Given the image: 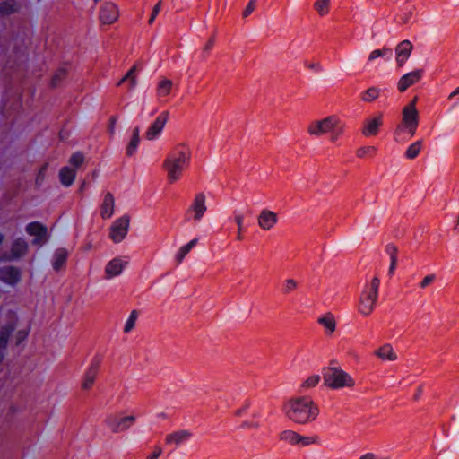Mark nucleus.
Here are the masks:
<instances>
[{
	"label": "nucleus",
	"mask_w": 459,
	"mask_h": 459,
	"mask_svg": "<svg viewBox=\"0 0 459 459\" xmlns=\"http://www.w3.org/2000/svg\"><path fill=\"white\" fill-rule=\"evenodd\" d=\"M192 160V152L186 143H178L168 152L162 162V169L167 175L169 184L180 180L184 173L189 169Z\"/></svg>",
	"instance_id": "nucleus-2"
},
{
	"label": "nucleus",
	"mask_w": 459,
	"mask_h": 459,
	"mask_svg": "<svg viewBox=\"0 0 459 459\" xmlns=\"http://www.w3.org/2000/svg\"><path fill=\"white\" fill-rule=\"evenodd\" d=\"M169 119V112L163 111L161 112L154 120L153 123L150 125L148 129L145 132V138L149 141H152L159 137Z\"/></svg>",
	"instance_id": "nucleus-12"
},
{
	"label": "nucleus",
	"mask_w": 459,
	"mask_h": 459,
	"mask_svg": "<svg viewBox=\"0 0 459 459\" xmlns=\"http://www.w3.org/2000/svg\"><path fill=\"white\" fill-rule=\"evenodd\" d=\"M314 8L320 16H325L330 10V0H316Z\"/></svg>",
	"instance_id": "nucleus-39"
},
{
	"label": "nucleus",
	"mask_w": 459,
	"mask_h": 459,
	"mask_svg": "<svg viewBox=\"0 0 459 459\" xmlns=\"http://www.w3.org/2000/svg\"><path fill=\"white\" fill-rule=\"evenodd\" d=\"M116 123H117V117H111L109 118V121H108V133L113 135L115 134V126H116Z\"/></svg>",
	"instance_id": "nucleus-52"
},
{
	"label": "nucleus",
	"mask_w": 459,
	"mask_h": 459,
	"mask_svg": "<svg viewBox=\"0 0 459 459\" xmlns=\"http://www.w3.org/2000/svg\"><path fill=\"white\" fill-rule=\"evenodd\" d=\"M21 279L20 270L13 266H4L0 269V280L8 284H15Z\"/></svg>",
	"instance_id": "nucleus-20"
},
{
	"label": "nucleus",
	"mask_w": 459,
	"mask_h": 459,
	"mask_svg": "<svg viewBox=\"0 0 459 459\" xmlns=\"http://www.w3.org/2000/svg\"><path fill=\"white\" fill-rule=\"evenodd\" d=\"M436 280L435 274H429L425 276L422 281L420 282V289H426L428 286H429L431 283H433Z\"/></svg>",
	"instance_id": "nucleus-48"
},
{
	"label": "nucleus",
	"mask_w": 459,
	"mask_h": 459,
	"mask_svg": "<svg viewBox=\"0 0 459 459\" xmlns=\"http://www.w3.org/2000/svg\"><path fill=\"white\" fill-rule=\"evenodd\" d=\"M48 167V165L47 163H45L44 165L41 166V168L37 175V178H36L37 185H41L42 182L44 181Z\"/></svg>",
	"instance_id": "nucleus-49"
},
{
	"label": "nucleus",
	"mask_w": 459,
	"mask_h": 459,
	"mask_svg": "<svg viewBox=\"0 0 459 459\" xmlns=\"http://www.w3.org/2000/svg\"><path fill=\"white\" fill-rule=\"evenodd\" d=\"M412 48V44L409 40H403L397 45L395 51L396 62L399 67H402L410 57Z\"/></svg>",
	"instance_id": "nucleus-19"
},
{
	"label": "nucleus",
	"mask_w": 459,
	"mask_h": 459,
	"mask_svg": "<svg viewBox=\"0 0 459 459\" xmlns=\"http://www.w3.org/2000/svg\"><path fill=\"white\" fill-rule=\"evenodd\" d=\"M14 324L11 322L7 325L0 328V350L5 349L9 335L14 330Z\"/></svg>",
	"instance_id": "nucleus-32"
},
{
	"label": "nucleus",
	"mask_w": 459,
	"mask_h": 459,
	"mask_svg": "<svg viewBox=\"0 0 459 459\" xmlns=\"http://www.w3.org/2000/svg\"><path fill=\"white\" fill-rule=\"evenodd\" d=\"M359 459H376V455L372 453H367L362 455Z\"/></svg>",
	"instance_id": "nucleus-55"
},
{
	"label": "nucleus",
	"mask_w": 459,
	"mask_h": 459,
	"mask_svg": "<svg viewBox=\"0 0 459 459\" xmlns=\"http://www.w3.org/2000/svg\"><path fill=\"white\" fill-rule=\"evenodd\" d=\"M114 196L111 193L108 192L103 199L100 208V215L103 219H109L114 212Z\"/></svg>",
	"instance_id": "nucleus-25"
},
{
	"label": "nucleus",
	"mask_w": 459,
	"mask_h": 459,
	"mask_svg": "<svg viewBox=\"0 0 459 459\" xmlns=\"http://www.w3.org/2000/svg\"><path fill=\"white\" fill-rule=\"evenodd\" d=\"M408 21H409V16L406 15V16H404V18L403 19L402 22H403V23H406V22H408Z\"/></svg>",
	"instance_id": "nucleus-58"
},
{
	"label": "nucleus",
	"mask_w": 459,
	"mask_h": 459,
	"mask_svg": "<svg viewBox=\"0 0 459 459\" xmlns=\"http://www.w3.org/2000/svg\"><path fill=\"white\" fill-rule=\"evenodd\" d=\"M242 429H258L261 427L260 421L255 417L251 420H247L243 421L240 425Z\"/></svg>",
	"instance_id": "nucleus-44"
},
{
	"label": "nucleus",
	"mask_w": 459,
	"mask_h": 459,
	"mask_svg": "<svg viewBox=\"0 0 459 459\" xmlns=\"http://www.w3.org/2000/svg\"><path fill=\"white\" fill-rule=\"evenodd\" d=\"M138 316H139V314H138L137 310H133L130 313V316L127 318V320H126V322L125 324V326H124V333H130L135 327V324H136Z\"/></svg>",
	"instance_id": "nucleus-40"
},
{
	"label": "nucleus",
	"mask_w": 459,
	"mask_h": 459,
	"mask_svg": "<svg viewBox=\"0 0 459 459\" xmlns=\"http://www.w3.org/2000/svg\"><path fill=\"white\" fill-rule=\"evenodd\" d=\"M127 264V261H123L120 257L113 258L105 267V278L111 279L119 275Z\"/></svg>",
	"instance_id": "nucleus-17"
},
{
	"label": "nucleus",
	"mask_w": 459,
	"mask_h": 459,
	"mask_svg": "<svg viewBox=\"0 0 459 459\" xmlns=\"http://www.w3.org/2000/svg\"><path fill=\"white\" fill-rule=\"evenodd\" d=\"M207 211L206 196L204 193H197L184 214L186 221L198 223Z\"/></svg>",
	"instance_id": "nucleus-7"
},
{
	"label": "nucleus",
	"mask_w": 459,
	"mask_h": 459,
	"mask_svg": "<svg viewBox=\"0 0 459 459\" xmlns=\"http://www.w3.org/2000/svg\"><path fill=\"white\" fill-rule=\"evenodd\" d=\"M99 372V363H92L85 371L82 382V389L88 391L91 390L93 386V384L97 378Z\"/></svg>",
	"instance_id": "nucleus-21"
},
{
	"label": "nucleus",
	"mask_w": 459,
	"mask_h": 459,
	"mask_svg": "<svg viewBox=\"0 0 459 459\" xmlns=\"http://www.w3.org/2000/svg\"><path fill=\"white\" fill-rule=\"evenodd\" d=\"M278 222V215L276 212L268 209H264L257 216L258 226L263 230H272Z\"/></svg>",
	"instance_id": "nucleus-14"
},
{
	"label": "nucleus",
	"mask_w": 459,
	"mask_h": 459,
	"mask_svg": "<svg viewBox=\"0 0 459 459\" xmlns=\"http://www.w3.org/2000/svg\"><path fill=\"white\" fill-rule=\"evenodd\" d=\"M172 81L169 79H162L160 81L157 86L158 97H166L171 92Z\"/></svg>",
	"instance_id": "nucleus-34"
},
{
	"label": "nucleus",
	"mask_w": 459,
	"mask_h": 459,
	"mask_svg": "<svg viewBox=\"0 0 459 459\" xmlns=\"http://www.w3.org/2000/svg\"><path fill=\"white\" fill-rule=\"evenodd\" d=\"M317 323L324 327L325 335H332L336 330V319L331 312L317 318Z\"/></svg>",
	"instance_id": "nucleus-24"
},
{
	"label": "nucleus",
	"mask_w": 459,
	"mask_h": 459,
	"mask_svg": "<svg viewBox=\"0 0 459 459\" xmlns=\"http://www.w3.org/2000/svg\"><path fill=\"white\" fill-rule=\"evenodd\" d=\"M67 257L68 253L65 248L56 249L52 261L53 269L56 272H58L60 269H62L66 263Z\"/></svg>",
	"instance_id": "nucleus-26"
},
{
	"label": "nucleus",
	"mask_w": 459,
	"mask_h": 459,
	"mask_svg": "<svg viewBox=\"0 0 459 459\" xmlns=\"http://www.w3.org/2000/svg\"><path fill=\"white\" fill-rule=\"evenodd\" d=\"M76 177V170L69 167H63L59 171L60 182L64 186H70Z\"/></svg>",
	"instance_id": "nucleus-27"
},
{
	"label": "nucleus",
	"mask_w": 459,
	"mask_h": 459,
	"mask_svg": "<svg viewBox=\"0 0 459 459\" xmlns=\"http://www.w3.org/2000/svg\"><path fill=\"white\" fill-rule=\"evenodd\" d=\"M214 45V39H210L204 46V50L209 51Z\"/></svg>",
	"instance_id": "nucleus-54"
},
{
	"label": "nucleus",
	"mask_w": 459,
	"mask_h": 459,
	"mask_svg": "<svg viewBox=\"0 0 459 459\" xmlns=\"http://www.w3.org/2000/svg\"><path fill=\"white\" fill-rule=\"evenodd\" d=\"M418 96H414L403 108L401 123L394 131V140L396 143H406L415 135L420 122L419 111L416 108Z\"/></svg>",
	"instance_id": "nucleus-4"
},
{
	"label": "nucleus",
	"mask_w": 459,
	"mask_h": 459,
	"mask_svg": "<svg viewBox=\"0 0 459 459\" xmlns=\"http://www.w3.org/2000/svg\"><path fill=\"white\" fill-rule=\"evenodd\" d=\"M282 411L289 420L306 425L317 419L320 410L311 397L294 396L283 403Z\"/></svg>",
	"instance_id": "nucleus-1"
},
{
	"label": "nucleus",
	"mask_w": 459,
	"mask_h": 459,
	"mask_svg": "<svg viewBox=\"0 0 459 459\" xmlns=\"http://www.w3.org/2000/svg\"><path fill=\"white\" fill-rule=\"evenodd\" d=\"M83 160V155L81 152H75L70 157L69 163L75 168H79L82 164Z\"/></svg>",
	"instance_id": "nucleus-45"
},
{
	"label": "nucleus",
	"mask_w": 459,
	"mask_h": 459,
	"mask_svg": "<svg viewBox=\"0 0 459 459\" xmlns=\"http://www.w3.org/2000/svg\"><path fill=\"white\" fill-rule=\"evenodd\" d=\"M18 10V4L15 0H7L0 3V13L10 14Z\"/></svg>",
	"instance_id": "nucleus-37"
},
{
	"label": "nucleus",
	"mask_w": 459,
	"mask_h": 459,
	"mask_svg": "<svg viewBox=\"0 0 459 459\" xmlns=\"http://www.w3.org/2000/svg\"><path fill=\"white\" fill-rule=\"evenodd\" d=\"M197 243H198V238H195L192 239L191 241H189L187 244L182 246L178 249V253L175 255V259H176L178 264L182 263V261L184 260L186 255L191 251V249L194 247L196 246Z\"/></svg>",
	"instance_id": "nucleus-29"
},
{
	"label": "nucleus",
	"mask_w": 459,
	"mask_h": 459,
	"mask_svg": "<svg viewBox=\"0 0 459 459\" xmlns=\"http://www.w3.org/2000/svg\"><path fill=\"white\" fill-rule=\"evenodd\" d=\"M140 130L139 127H135L132 135V138L126 146V154L132 156L135 152L140 143Z\"/></svg>",
	"instance_id": "nucleus-31"
},
{
	"label": "nucleus",
	"mask_w": 459,
	"mask_h": 459,
	"mask_svg": "<svg viewBox=\"0 0 459 459\" xmlns=\"http://www.w3.org/2000/svg\"><path fill=\"white\" fill-rule=\"evenodd\" d=\"M28 250V244L22 238L16 239L11 248V255H4L2 259L4 261H11L24 255Z\"/></svg>",
	"instance_id": "nucleus-18"
},
{
	"label": "nucleus",
	"mask_w": 459,
	"mask_h": 459,
	"mask_svg": "<svg viewBox=\"0 0 459 459\" xmlns=\"http://www.w3.org/2000/svg\"><path fill=\"white\" fill-rule=\"evenodd\" d=\"M459 94V86L454 91H452L449 96H448V100H452L455 96L458 95Z\"/></svg>",
	"instance_id": "nucleus-57"
},
{
	"label": "nucleus",
	"mask_w": 459,
	"mask_h": 459,
	"mask_svg": "<svg viewBox=\"0 0 459 459\" xmlns=\"http://www.w3.org/2000/svg\"><path fill=\"white\" fill-rule=\"evenodd\" d=\"M380 90L377 87H370L361 93V100L364 102H372L379 97Z\"/></svg>",
	"instance_id": "nucleus-36"
},
{
	"label": "nucleus",
	"mask_w": 459,
	"mask_h": 459,
	"mask_svg": "<svg viewBox=\"0 0 459 459\" xmlns=\"http://www.w3.org/2000/svg\"><path fill=\"white\" fill-rule=\"evenodd\" d=\"M385 252L390 256L391 263L389 267V274L392 275L397 265L398 248L394 244L390 243L385 246Z\"/></svg>",
	"instance_id": "nucleus-28"
},
{
	"label": "nucleus",
	"mask_w": 459,
	"mask_h": 459,
	"mask_svg": "<svg viewBox=\"0 0 459 459\" xmlns=\"http://www.w3.org/2000/svg\"><path fill=\"white\" fill-rule=\"evenodd\" d=\"M377 153V148L374 146L360 147L356 151L358 158H365L367 156L373 157Z\"/></svg>",
	"instance_id": "nucleus-41"
},
{
	"label": "nucleus",
	"mask_w": 459,
	"mask_h": 459,
	"mask_svg": "<svg viewBox=\"0 0 459 459\" xmlns=\"http://www.w3.org/2000/svg\"><path fill=\"white\" fill-rule=\"evenodd\" d=\"M192 434L186 429H180L166 435L164 442L166 446H178L183 443L186 442Z\"/></svg>",
	"instance_id": "nucleus-16"
},
{
	"label": "nucleus",
	"mask_w": 459,
	"mask_h": 459,
	"mask_svg": "<svg viewBox=\"0 0 459 459\" xmlns=\"http://www.w3.org/2000/svg\"><path fill=\"white\" fill-rule=\"evenodd\" d=\"M129 221L127 216H122L114 221L110 230V238L115 243H119L125 238L128 232Z\"/></svg>",
	"instance_id": "nucleus-11"
},
{
	"label": "nucleus",
	"mask_w": 459,
	"mask_h": 459,
	"mask_svg": "<svg viewBox=\"0 0 459 459\" xmlns=\"http://www.w3.org/2000/svg\"><path fill=\"white\" fill-rule=\"evenodd\" d=\"M256 5V0H249L247 5L246 6L245 10L243 11V17L247 18L255 10Z\"/></svg>",
	"instance_id": "nucleus-50"
},
{
	"label": "nucleus",
	"mask_w": 459,
	"mask_h": 459,
	"mask_svg": "<svg viewBox=\"0 0 459 459\" xmlns=\"http://www.w3.org/2000/svg\"><path fill=\"white\" fill-rule=\"evenodd\" d=\"M380 286V279L374 276L370 281L365 283L359 297L358 311L363 316H369L375 310Z\"/></svg>",
	"instance_id": "nucleus-5"
},
{
	"label": "nucleus",
	"mask_w": 459,
	"mask_h": 459,
	"mask_svg": "<svg viewBox=\"0 0 459 459\" xmlns=\"http://www.w3.org/2000/svg\"><path fill=\"white\" fill-rule=\"evenodd\" d=\"M136 65H134L130 68V70L126 74V75L117 82V85H121L123 82L128 81L129 82V90H132L136 85Z\"/></svg>",
	"instance_id": "nucleus-35"
},
{
	"label": "nucleus",
	"mask_w": 459,
	"mask_h": 459,
	"mask_svg": "<svg viewBox=\"0 0 459 459\" xmlns=\"http://www.w3.org/2000/svg\"><path fill=\"white\" fill-rule=\"evenodd\" d=\"M324 385L330 389L352 388L355 385L353 377L340 367H328L323 371Z\"/></svg>",
	"instance_id": "nucleus-6"
},
{
	"label": "nucleus",
	"mask_w": 459,
	"mask_h": 459,
	"mask_svg": "<svg viewBox=\"0 0 459 459\" xmlns=\"http://www.w3.org/2000/svg\"><path fill=\"white\" fill-rule=\"evenodd\" d=\"M161 4H162V2L161 0H160L153 7L152 9V14H151V17L149 19V24H152L154 20L156 19L157 15L159 14V13L160 12L161 10Z\"/></svg>",
	"instance_id": "nucleus-51"
},
{
	"label": "nucleus",
	"mask_w": 459,
	"mask_h": 459,
	"mask_svg": "<svg viewBox=\"0 0 459 459\" xmlns=\"http://www.w3.org/2000/svg\"><path fill=\"white\" fill-rule=\"evenodd\" d=\"M242 411H243V410H238V411L236 412V414H237V415H241Z\"/></svg>",
	"instance_id": "nucleus-59"
},
{
	"label": "nucleus",
	"mask_w": 459,
	"mask_h": 459,
	"mask_svg": "<svg viewBox=\"0 0 459 459\" xmlns=\"http://www.w3.org/2000/svg\"><path fill=\"white\" fill-rule=\"evenodd\" d=\"M298 287V283L293 279H288L283 281L281 291L283 294H290L293 292Z\"/></svg>",
	"instance_id": "nucleus-42"
},
{
	"label": "nucleus",
	"mask_w": 459,
	"mask_h": 459,
	"mask_svg": "<svg viewBox=\"0 0 459 459\" xmlns=\"http://www.w3.org/2000/svg\"><path fill=\"white\" fill-rule=\"evenodd\" d=\"M346 124L337 115H330L320 119L310 121L307 126V133L313 138H320L329 134L331 143H335L345 132Z\"/></svg>",
	"instance_id": "nucleus-3"
},
{
	"label": "nucleus",
	"mask_w": 459,
	"mask_h": 459,
	"mask_svg": "<svg viewBox=\"0 0 459 459\" xmlns=\"http://www.w3.org/2000/svg\"><path fill=\"white\" fill-rule=\"evenodd\" d=\"M119 17V11L117 6L111 2L104 3L99 13L100 21L102 24H113Z\"/></svg>",
	"instance_id": "nucleus-13"
},
{
	"label": "nucleus",
	"mask_w": 459,
	"mask_h": 459,
	"mask_svg": "<svg viewBox=\"0 0 459 459\" xmlns=\"http://www.w3.org/2000/svg\"><path fill=\"white\" fill-rule=\"evenodd\" d=\"M321 380L319 375H312L307 377L299 385V393H304L309 389L316 387Z\"/></svg>",
	"instance_id": "nucleus-30"
},
{
	"label": "nucleus",
	"mask_w": 459,
	"mask_h": 459,
	"mask_svg": "<svg viewBox=\"0 0 459 459\" xmlns=\"http://www.w3.org/2000/svg\"><path fill=\"white\" fill-rule=\"evenodd\" d=\"M423 147V141L418 140L414 143H412L409 147L407 148L405 152V157L409 160H414L421 152Z\"/></svg>",
	"instance_id": "nucleus-33"
},
{
	"label": "nucleus",
	"mask_w": 459,
	"mask_h": 459,
	"mask_svg": "<svg viewBox=\"0 0 459 459\" xmlns=\"http://www.w3.org/2000/svg\"><path fill=\"white\" fill-rule=\"evenodd\" d=\"M26 231L29 235L36 237L33 240L35 245L39 244L47 235V228L38 221L29 223L26 227Z\"/></svg>",
	"instance_id": "nucleus-23"
},
{
	"label": "nucleus",
	"mask_w": 459,
	"mask_h": 459,
	"mask_svg": "<svg viewBox=\"0 0 459 459\" xmlns=\"http://www.w3.org/2000/svg\"><path fill=\"white\" fill-rule=\"evenodd\" d=\"M163 453V449L160 445H154L152 448V452L147 455L145 459H159Z\"/></svg>",
	"instance_id": "nucleus-46"
},
{
	"label": "nucleus",
	"mask_w": 459,
	"mask_h": 459,
	"mask_svg": "<svg viewBox=\"0 0 459 459\" xmlns=\"http://www.w3.org/2000/svg\"><path fill=\"white\" fill-rule=\"evenodd\" d=\"M234 221L236 222L238 226V230L239 231H245L244 228V215L240 212H234Z\"/></svg>",
	"instance_id": "nucleus-47"
},
{
	"label": "nucleus",
	"mask_w": 459,
	"mask_h": 459,
	"mask_svg": "<svg viewBox=\"0 0 459 459\" xmlns=\"http://www.w3.org/2000/svg\"><path fill=\"white\" fill-rule=\"evenodd\" d=\"M135 421L136 417L134 415L122 416L114 413L105 419V425L112 433L117 434L128 430Z\"/></svg>",
	"instance_id": "nucleus-8"
},
{
	"label": "nucleus",
	"mask_w": 459,
	"mask_h": 459,
	"mask_svg": "<svg viewBox=\"0 0 459 459\" xmlns=\"http://www.w3.org/2000/svg\"><path fill=\"white\" fill-rule=\"evenodd\" d=\"M278 438L281 442L301 447L316 444L317 441L316 437L302 436L291 429H285L281 431L278 435Z\"/></svg>",
	"instance_id": "nucleus-9"
},
{
	"label": "nucleus",
	"mask_w": 459,
	"mask_h": 459,
	"mask_svg": "<svg viewBox=\"0 0 459 459\" xmlns=\"http://www.w3.org/2000/svg\"><path fill=\"white\" fill-rule=\"evenodd\" d=\"M383 113L378 112L366 118L362 123L361 134L366 137L376 136L383 126Z\"/></svg>",
	"instance_id": "nucleus-10"
},
{
	"label": "nucleus",
	"mask_w": 459,
	"mask_h": 459,
	"mask_svg": "<svg viewBox=\"0 0 459 459\" xmlns=\"http://www.w3.org/2000/svg\"><path fill=\"white\" fill-rule=\"evenodd\" d=\"M4 240V236L2 234H0V244L3 242Z\"/></svg>",
	"instance_id": "nucleus-60"
},
{
	"label": "nucleus",
	"mask_w": 459,
	"mask_h": 459,
	"mask_svg": "<svg viewBox=\"0 0 459 459\" xmlns=\"http://www.w3.org/2000/svg\"><path fill=\"white\" fill-rule=\"evenodd\" d=\"M29 334V332L28 331H25V330H22V331H19L18 333H17V342H16V344L19 345L22 341H24L27 336Z\"/></svg>",
	"instance_id": "nucleus-53"
},
{
	"label": "nucleus",
	"mask_w": 459,
	"mask_h": 459,
	"mask_svg": "<svg viewBox=\"0 0 459 459\" xmlns=\"http://www.w3.org/2000/svg\"><path fill=\"white\" fill-rule=\"evenodd\" d=\"M393 51L389 48H383L382 49L373 50L368 56V61H373L378 57H386L390 59L392 57Z\"/></svg>",
	"instance_id": "nucleus-38"
},
{
	"label": "nucleus",
	"mask_w": 459,
	"mask_h": 459,
	"mask_svg": "<svg viewBox=\"0 0 459 459\" xmlns=\"http://www.w3.org/2000/svg\"><path fill=\"white\" fill-rule=\"evenodd\" d=\"M423 71L415 70L403 75L397 83V88L400 92H404L409 87L420 82L422 78Z\"/></svg>",
	"instance_id": "nucleus-15"
},
{
	"label": "nucleus",
	"mask_w": 459,
	"mask_h": 459,
	"mask_svg": "<svg viewBox=\"0 0 459 459\" xmlns=\"http://www.w3.org/2000/svg\"><path fill=\"white\" fill-rule=\"evenodd\" d=\"M236 239L238 241H242L244 239V231H239V230H238Z\"/></svg>",
	"instance_id": "nucleus-56"
},
{
	"label": "nucleus",
	"mask_w": 459,
	"mask_h": 459,
	"mask_svg": "<svg viewBox=\"0 0 459 459\" xmlns=\"http://www.w3.org/2000/svg\"><path fill=\"white\" fill-rule=\"evenodd\" d=\"M374 355L383 361H395L398 359L396 352L390 343H385L374 351Z\"/></svg>",
	"instance_id": "nucleus-22"
},
{
	"label": "nucleus",
	"mask_w": 459,
	"mask_h": 459,
	"mask_svg": "<svg viewBox=\"0 0 459 459\" xmlns=\"http://www.w3.org/2000/svg\"><path fill=\"white\" fill-rule=\"evenodd\" d=\"M66 76V71L64 68L58 69L53 75L51 84L53 87L57 86Z\"/></svg>",
	"instance_id": "nucleus-43"
}]
</instances>
